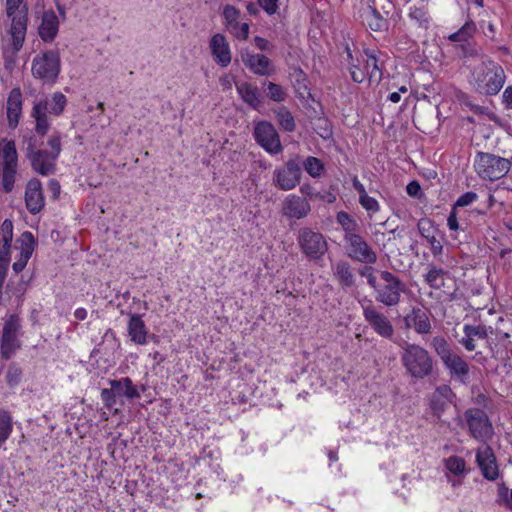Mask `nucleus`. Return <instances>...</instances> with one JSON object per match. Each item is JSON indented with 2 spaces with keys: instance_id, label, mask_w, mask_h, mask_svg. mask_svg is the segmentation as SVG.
<instances>
[{
  "instance_id": "obj_22",
  "label": "nucleus",
  "mask_w": 512,
  "mask_h": 512,
  "mask_svg": "<svg viewBox=\"0 0 512 512\" xmlns=\"http://www.w3.org/2000/svg\"><path fill=\"white\" fill-rule=\"evenodd\" d=\"M241 60L255 75L268 76L271 74V61L264 54H253L248 50L241 51Z\"/></svg>"
},
{
  "instance_id": "obj_24",
  "label": "nucleus",
  "mask_w": 512,
  "mask_h": 512,
  "mask_svg": "<svg viewBox=\"0 0 512 512\" xmlns=\"http://www.w3.org/2000/svg\"><path fill=\"white\" fill-rule=\"evenodd\" d=\"M210 49L214 61L222 67L231 63L229 44L223 34L217 33L210 40Z\"/></svg>"
},
{
  "instance_id": "obj_63",
  "label": "nucleus",
  "mask_w": 512,
  "mask_h": 512,
  "mask_svg": "<svg viewBox=\"0 0 512 512\" xmlns=\"http://www.w3.org/2000/svg\"><path fill=\"white\" fill-rule=\"evenodd\" d=\"M60 184L56 179H50L48 182V190L52 193L53 199H57L60 194Z\"/></svg>"
},
{
  "instance_id": "obj_7",
  "label": "nucleus",
  "mask_w": 512,
  "mask_h": 512,
  "mask_svg": "<svg viewBox=\"0 0 512 512\" xmlns=\"http://www.w3.org/2000/svg\"><path fill=\"white\" fill-rule=\"evenodd\" d=\"M510 167L511 162L508 158L481 151L475 156V171L484 180H499L509 172Z\"/></svg>"
},
{
  "instance_id": "obj_54",
  "label": "nucleus",
  "mask_w": 512,
  "mask_h": 512,
  "mask_svg": "<svg viewBox=\"0 0 512 512\" xmlns=\"http://www.w3.org/2000/svg\"><path fill=\"white\" fill-rule=\"evenodd\" d=\"M457 49L460 50L463 57H476L478 56V49L476 44L471 41H464L459 43Z\"/></svg>"
},
{
  "instance_id": "obj_28",
  "label": "nucleus",
  "mask_w": 512,
  "mask_h": 512,
  "mask_svg": "<svg viewBox=\"0 0 512 512\" xmlns=\"http://www.w3.org/2000/svg\"><path fill=\"white\" fill-rule=\"evenodd\" d=\"M7 118L11 129L18 126L22 114V93L20 88H13L7 98Z\"/></svg>"
},
{
  "instance_id": "obj_55",
  "label": "nucleus",
  "mask_w": 512,
  "mask_h": 512,
  "mask_svg": "<svg viewBox=\"0 0 512 512\" xmlns=\"http://www.w3.org/2000/svg\"><path fill=\"white\" fill-rule=\"evenodd\" d=\"M372 264H366L362 268L359 269V274L363 277H366L368 285L373 288L376 287L375 284L378 281L377 277L374 275V267Z\"/></svg>"
},
{
  "instance_id": "obj_20",
  "label": "nucleus",
  "mask_w": 512,
  "mask_h": 512,
  "mask_svg": "<svg viewBox=\"0 0 512 512\" xmlns=\"http://www.w3.org/2000/svg\"><path fill=\"white\" fill-rule=\"evenodd\" d=\"M310 211L311 206L304 197L289 195L282 203V214L288 218L303 219Z\"/></svg>"
},
{
  "instance_id": "obj_38",
  "label": "nucleus",
  "mask_w": 512,
  "mask_h": 512,
  "mask_svg": "<svg viewBox=\"0 0 512 512\" xmlns=\"http://www.w3.org/2000/svg\"><path fill=\"white\" fill-rule=\"evenodd\" d=\"M42 145V141L36 133L33 131H28L23 135L22 140V150L25 153L26 158H29L32 156L33 153L38 152L41 150L39 147Z\"/></svg>"
},
{
  "instance_id": "obj_11",
  "label": "nucleus",
  "mask_w": 512,
  "mask_h": 512,
  "mask_svg": "<svg viewBox=\"0 0 512 512\" xmlns=\"http://www.w3.org/2000/svg\"><path fill=\"white\" fill-rule=\"evenodd\" d=\"M110 388L102 389L101 399L106 408L112 409L116 404L117 398L126 397L128 399L140 398V392L129 377L109 380Z\"/></svg>"
},
{
  "instance_id": "obj_34",
  "label": "nucleus",
  "mask_w": 512,
  "mask_h": 512,
  "mask_svg": "<svg viewBox=\"0 0 512 512\" xmlns=\"http://www.w3.org/2000/svg\"><path fill=\"white\" fill-rule=\"evenodd\" d=\"M336 220L338 224L341 225L344 231L343 240L355 235L358 233L359 224L355 219L351 217V215L345 211H340L336 215Z\"/></svg>"
},
{
  "instance_id": "obj_3",
  "label": "nucleus",
  "mask_w": 512,
  "mask_h": 512,
  "mask_svg": "<svg viewBox=\"0 0 512 512\" xmlns=\"http://www.w3.org/2000/svg\"><path fill=\"white\" fill-rule=\"evenodd\" d=\"M472 77L475 92L485 96L498 94L506 79L503 68L490 59L482 61L475 67Z\"/></svg>"
},
{
  "instance_id": "obj_31",
  "label": "nucleus",
  "mask_w": 512,
  "mask_h": 512,
  "mask_svg": "<svg viewBox=\"0 0 512 512\" xmlns=\"http://www.w3.org/2000/svg\"><path fill=\"white\" fill-rule=\"evenodd\" d=\"M147 328L139 314H131L128 322V335L136 344L143 345L147 342Z\"/></svg>"
},
{
  "instance_id": "obj_12",
  "label": "nucleus",
  "mask_w": 512,
  "mask_h": 512,
  "mask_svg": "<svg viewBox=\"0 0 512 512\" xmlns=\"http://www.w3.org/2000/svg\"><path fill=\"white\" fill-rule=\"evenodd\" d=\"M464 417L470 435L479 441H486L493 435L492 423L485 411L479 408H470L465 411Z\"/></svg>"
},
{
  "instance_id": "obj_46",
  "label": "nucleus",
  "mask_w": 512,
  "mask_h": 512,
  "mask_svg": "<svg viewBox=\"0 0 512 512\" xmlns=\"http://www.w3.org/2000/svg\"><path fill=\"white\" fill-rule=\"evenodd\" d=\"M362 63H364L363 60L356 58V62H350L348 66L351 78L356 83H362L368 76V71L365 69V66L361 67Z\"/></svg>"
},
{
  "instance_id": "obj_36",
  "label": "nucleus",
  "mask_w": 512,
  "mask_h": 512,
  "mask_svg": "<svg viewBox=\"0 0 512 512\" xmlns=\"http://www.w3.org/2000/svg\"><path fill=\"white\" fill-rule=\"evenodd\" d=\"M278 124L286 132H293L296 129L295 119L286 106H280L273 110Z\"/></svg>"
},
{
  "instance_id": "obj_21",
  "label": "nucleus",
  "mask_w": 512,
  "mask_h": 512,
  "mask_svg": "<svg viewBox=\"0 0 512 512\" xmlns=\"http://www.w3.org/2000/svg\"><path fill=\"white\" fill-rule=\"evenodd\" d=\"M403 320L406 329H413L418 334H429L432 331L429 315L420 307H413Z\"/></svg>"
},
{
  "instance_id": "obj_41",
  "label": "nucleus",
  "mask_w": 512,
  "mask_h": 512,
  "mask_svg": "<svg viewBox=\"0 0 512 512\" xmlns=\"http://www.w3.org/2000/svg\"><path fill=\"white\" fill-rule=\"evenodd\" d=\"M263 87L266 88V96L272 101L284 102L288 97L286 90L277 83L264 81Z\"/></svg>"
},
{
  "instance_id": "obj_57",
  "label": "nucleus",
  "mask_w": 512,
  "mask_h": 512,
  "mask_svg": "<svg viewBox=\"0 0 512 512\" xmlns=\"http://www.w3.org/2000/svg\"><path fill=\"white\" fill-rule=\"evenodd\" d=\"M32 255H29L28 252H20L19 258L16 262L13 263L12 268L13 271L18 274L24 270L26 267L28 260Z\"/></svg>"
},
{
  "instance_id": "obj_32",
  "label": "nucleus",
  "mask_w": 512,
  "mask_h": 512,
  "mask_svg": "<svg viewBox=\"0 0 512 512\" xmlns=\"http://www.w3.org/2000/svg\"><path fill=\"white\" fill-rule=\"evenodd\" d=\"M334 276L343 287H352L355 283L353 268L346 260H339L335 264Z\"/></svg>"
},
{
  "instance_id": "obj_49",
  "label": "nucleus",
  "mask_w": 512,
  "mask_h": 512,
  "mask_svg": "<svg viewBox=\"0 0 512 512\" xmlns=\"http://www.w3.org/2000/svg\"><path fill=\"white\" fill-rule=\"evenodd\" d=\"M22 369L15 363H11L6 373V382L10 387L18 385L21 381Z\"/></svg>"
},
{
  "instance_id": "obj_39",
  "label": "nucleus",
  "mask_w": 512,
  "mask_h": 512,
  "mask_svg": "<svg viewBox=\"0 0 512 512\" xmlns=\"http://www.w3.org/2000/svg\"><path fill=\"white\" fill-rule=\"evenodd\" d=\"M28 281L24 280V276L22 275L20 279L16 282L13 280H9L6 292L11 296L15 297L17 300V304H21L24 300V295L27 291Z\"/></svg>"
},
{
  "instance_id": "obj_62",
  "label": "nucleus",
  "mask_w": 512,
  "mask_h": 512,
  "mask_svg": "<svg viewBox=\"0 0 512 512\" xmlns=\"http://www.w3.org/2000/svg\"><path fill=\"white\" fill-rule=\"evenodd\" d=\"M447 225L450 230H458L460 228V225L457 220L456 210L452 208V211L450 212L448 219H447Z\"/></svg>"
},
{
  "instance_id": "obj_56",
  "label": "nucleus",
  "mask_w": 512,
  "mask_h": 512,
  "mask_svg": "<svg viewBox=\"0 0 512 512\" xmlns=\"http://www.w3.org/2000/svg\"><path fill=\"white\" fill-rule=\"evenodd\" d=\"M478 198V195L473 191H468L462 194L455 202L453 208L456 210L458 207H465L473 203Z\"/></svg>"
},
{
  "instance_id": "obj_40",
  "label": "nucleus",
  "mask_w": 512,
  "mask_h": 512,
  "mask_svg": "<svg viewBox=\"0 0 512 512\" xmlns=\"http://www.w3.org/2000/svg\"><path fill=\"white\" fill-rule=\"evenodd\" d=\"M477 28L474 21H467L458 31L452 33L449 36V40L452 42L462 43L464 41H470L475 34Z\"/></svg>"
},
{
  "instance_id": "obj_17",
  "label": "nucleus",
  "mask_w": 512,
  "mask_h": 512,
  "mask_svg": "<svg viewBox=\"0 0 512 512\" xmlns=\"http://www.w3.org/2000/svg\"><path fill=\"white\" fill-rule=\"evenodd\" d=\"M224 25L237 39L246 40L249 35V24L239 23L241 12L233 5L227 4L223 8L222 13Z\"/></svg>"
},
{
  "instance_id": "obj_30",
  "label": "nucleus",
  "mask_w": 512,
  "mask_h": 512,
  "mask_svg": "<svg viewBox=\"0 0 512 512\" xmlns=\"http://www.w3.org/2000/svg\"><path fill=\"white\" fill-rule=\"evenodd\" d=\"M13 223L5 219L0 226V263L10 264Z\"/></svg>"
},
{
  "instance_id": "obj_58",
  "label": "nucleus",
  "mask_w": 512,
  "mask_h": 512,
  "mask_svg": "<svg viewBox=\"0 0 512 512\" xmlns=\"http://www.w3.org/2000/svg\"><path fill=\"white\" fill-rule=\"evenodd\" d=\"M279 0H258L259 6L268 14L273 15L278 10Z\"/></svg>"
},
{
  "instance_id": "obj_6",
  "label": "nucleus",
  "mask_w": 512,
  "mask_h": 512,
  "mask_svg": "<svg viewBox=\"0 0 512 512\" xmlns=\"http://www.w3.org/2000/svg\"><path fill=\"white\" fill-rule=\"evenodd\" d=\"M24 0H6V14L11 19L10 35L14 51L24 43L28 23V8Z\"/></svg>"
},
{
  "instance_id": "obj_42",
  "label": "nucleus",
  "mask_w": 512,
  "mask_h": 512,
  "mask_svg": "<svg viewBox=\"0 0 512 512\" xmlns=\"http://www.w3.org/2000/svg\"><path fill=\"white\" fill-rule=\"evenodd\" d=\"M12 429L13 423L10 413L6 410H0V447L8 440Z\"/></svg>"
},
{
  "instance_id": "obj_43",
  "label": "nucleus",
  "mask_w": 512,
  "mask_h": 512,
  "mask_svg": "<svg viewBox=\"0 0 512 512\" xmlns=\"http://www.w3.org/2000/svg\"><path fill=\"white\" fill-rule=\"evenodd\" d=\"M302 167L313 178L320 177L324 171V164L319 158L314 156H309L302 161Z\"/></svg>"
},
{
  "instance_id": "obj_59",
  "label": "nucleus",
  "mask_w": 512,
  "mask_h": 512,
  "mask_svg": "<svg viewBox=\"0 0 512 512\" xmlns=\"http://www.w3.org/2000/svg\"><path fill=\"white\" fill-rule=\"evenodd\" d=\"M406 192L410 197L420 199L423 196L421 186L418 181L413 180L406 186Z\"/></svg>"
},
{
  "instance_id": "obj_26",
  "label": "nucleus",
  "mask_w": 512,
  "mask_h": 512,
  "mask_svg": "<svg viewBox=\"0 0 512 512\" xmlns=\"http://www.w3.org/2000/svg\"><path fill=\"white\" fill-rule=\"evenodd\" d=\"M48 99H40L35 101L31 111V117L35 119V133L40 137L47 134L50 123L47 116Z\"/></svg>"
},
{
  "instance_id": "obj_47",
  "label": "nucleus",
  "mask_w": 512,
  "mask_h": 512,
  "mask_svg": "<svg viewBox=\"0 0 512 512\" xmlns=\"http://www.w3.org/2000/svg\"><path fill=\"white\" fill-rule=\"evenodd\" d=\"M367 24L373 31H380L384 28L386 21L374 7H369L367 15Z\"/></svg>"
},
{
  "instance_id": "obj_5",
  "label": "nucleus",
  "mask_w": 512,
  "mask_h": 512,
  "mask_svg": "<svg viewBox=\"0 0 512 512\" xmlns=\"http://www.w3.org/2000/svg\"><path fill=\"white\" fill-rule=\"evenodd\" d=\"M379 280L372 289L375 300L387 307L396 306L401 301V294L406 291V284L390 271H379Z\"/></svg>"
},
{
  "instance_id": "obj_18",
  "label": "nucleus",
  "mask_w": 512,
  "mask_h": 512,
  "mask_svg": "<svg viewBox=\"0 0 512 512\" xmlns=\"http://www.w3.org/2000/svg\"><path fill=\"white\" fill-rule=\"evenodd\" d=\"M476 462L485 479L494 481L498 478L499 468L493 449L490 446H485L483 449L477 450Z\"/></svg>"
},
{
  "instance_id": "obj_10",
  "label": "nucleus",
  "mask_w": 512,
  "mask_h": 512,
  "mask_svg": "<svg viewBox=\"0 0 512 512\" xmlns=\"http://www.w3.org/2000/svg\"><path fill=\"white\" fill-rule=\"evenodd\" d=\"M301 177L302 159L299 155H295L273 171L272 183L279 190L290 191L300 184Z\"/></svg>"
},
{
  "instance_id": "obj_33",
  "label": "nucleus",
  "mask_w": 512,
  "mask_h": 512,
  "mask_svg": "<svg viewBox=\"0 0 512 512\" xmlns=\"http://www.w3.org/2000/svg\"><path fill=\"white\" fill-rule=\"evenodd\" d=\"M2 161L0 166L17 168L18 154L13 140L2 139L0 142Z\"/></svg>"
},
{
  "instance_id": "obj_1",
  "label": "nucleus",
  "mask_w": 512,
  "mask_h": 512,
  "mask_svg": "<svg viewBox=\"0 0 512 512\" xmlns=\"http://www.w3.org/2000/svg\"><path fill=\"white\" fill-rule=\"evenodd\" d=\"M456 399L457 396L449 385L442 384L437 386L426 399L430 422L444 430L454 431L457 427L464 429L465 423L459 412L453 418L455 426L452 425V422L447 417L451 407H457Z\"/></svg>"
},
{
  "instance_id": "obj_53",
  "label": "nucleus",
  "mask_w": 512,
  "mask_h": 512,
  "mask_svg": "<svg viewBox=\"0 0 512 512\" xmlns=\"http://www.w3.org/2000/svg\"><path fill=\"white\" fill-rule=\"evenodd\" d=\"M409 16L415 20L420 26L427 28L429 19L427 12L423 8L414 7L411 9Z\"/></svg>"
},
{
  "instance_id": "obj_19",
  "label": "nucleus",
  "mask_w": 512,
  "mask_h": 512,
  "mask_svg": "<svg viewBox=\"0 0 512 512\" xmlns=\"http://www.w3.org/2000/svg\"><path fill=\"white\" fill-rule=\"evenodd\" d=\"M25 204L31 214H37L44 208L45 198L39 179L32 178L26 184Z\"/></svg>"
},
{
  "instance_id": "obj_52",
  "label": "nucleus",
  "mask_w": 512,
  "mask_h": 512,
  "mask_svg": "<svg viewBox=\"0 0 512 512\" xmlns=\"http://www.w3.org/2000/svg\"><path fill=\"white\" fill-rule=\"evenodd\" d=\"M359 203L369 214L377 213L380 210L378 201L368 194L359 198Z\"/></svg>"
},
{
  "instance_id": "obj_15",
  "label": "nucleus",
  "mask_w": 512,
  "mask_h": 512,
  "mask_svg": "<svg viewBox=\"0 0 512 512\" xmlns=\"http://www.w3.org/2000/svg\"><path fill=\"white\" fill-rule=\"evenodd\" d=\"M344 242L346 255L351 260L364 264L376 263V252L359 233L345 239Z\"/></svg>"
},
{
  "instance_id": "obj_44",
  "label": "nucleus",
  "mask_w": 512,
  "mask_h": 512,
  "mask_svg": "<svg viewBox=\"0 0 512 512\" xmlns=\"http://www.w3.org/2000/svg\"><path fill=\"white\" fill-rule=\"evenodd\" d=\"M66 104V96L61 92H55L52 95V99L48 100V112L55 116H59L64 111Z\"/></svg>"
},
{
  "instance_id": "obj_13",
  "label": "nucleus",
  "mask_w": 512,
  "mask_h": 512,
  "mask_svg": "<svg viewBox=\"0 0 512 512\" xmlns=\"http://www.w3.org/2000/svg\"><path fill=\"white\" fill-rule=\"evenodd\" d=\"M20 328V318L16 314L10 315L5 321L0 340V353L3 359L9 360L20 349L21 343L17 336Z\"/></svg>"
},
{
  "instance_id": "obj_60",
  "label": "nucleus",
  "mask_w": 512,
  "mask_h": 512,
  "mask_svg": "<svg viewBox=\"0 0 512 512\" xmlns=\"http://www.w3.org/2000/svg\"><path fill=\"white\" fill-rule=\"evenodd\" d=\"M48 145L51 147L49 151L52 155L58 158L61 152V139L59 135H53L48 140Z\"/></svg>"
},
{
  "instance_id": "obj_27",
  "label": "nucleus",
  "mask_w": 512,
  "mask_h": 512,
  "mask_svg": "<svg viewBox=\"0 0 512 512\" xmlns=\"http://www.w3.org/2000/svg\"><path fill=\"white\" fill-rule=\"evenodd\" d=\"M59 20L53 10L43 12L41 24L38 28V34L44 42L53 41L58 33Z\"/></svg>"
},
{
  "instance_id": "obj_61",
  "label": "nucleus",
  "mask_w": 512,
  "mask_h": 512,
  "mask_svg": "<svg viewBox=\"0 0 512 512\" xmlns=\"http://www.w3.org/2000/svg\"><path fill=\"white\" fill-rule=\"evenodd\" d=\"M460 100L465 106L469 107L470 110L476 114L482 115L487 110V108L483 106L473 104L467 95H463Z\"/></svg>"
},
{
  "instance_id": "obj_29",
  "label": "nucleus",
  "mask_w": 512,
  "mask_h": 512,
  "mask_svg": "<svg viewBox=\"0 0 512 512\" xmlns=\"http://www.w3.org/2000/svg\"><path fill=\"white\" fill-rule=\"evenodd\" d=\"M417 227L420 235L430 244L432 254L434 256L440 255L443 250V245L435 235L437 230L434 227L432 220L428 218H421L417 223Z\"/></svg>"
},
{
  "instance_id": "obj_23",
  "label": "nucleus",
  "mask_w": 512,
  "mask_h": 512,
  "mask_svg": "<svg viewBox=\"0 0 512 512\" xmlns=\"http://www.w3.org/2000/svg\"><path fill=\"white\" fill-rule=\"evenodd\" d=\"M27 159L30 161L32 169L40 175L48 176L56 171L55 161L57 157L47 150L41 149Z\"/></svg>"
},
{
  "instance_id": "obj_37",
  "label": "nucleus",
  "mask_w": 512,
  "mask_h": 512,
  "mask_svg": "<svg viewBox=\"0 0 512 512\" xmlns=\"http://www.w3.org/2000/svg\"><path fill=\"white\" fill-rule=\"evenodd\" d=\"M17 168L0 166V191L10 193L14 189Z\"/></svg>"
},
{
  "instance_id": "obj_25",
  "label": "nucleus",
  "mask_w": 512,
  "mask_h": 512,
  "mask_svg": "<svg viewBox=\"0 0 512 512\" xmlns=\"http://www.w3.org/2000/svg\"><path fill=\"white\" fill-rule=\"evenodd\" d=\"M237 93L242 101L253 110H259L263 104V96L259 88L249 82L235 83Z\"/></svg>"
},
{
  "instance_id": "obj_9",
  "label": "nucleus",
  "mask_w": 512,
  "mask_h": 512,
  "mask_svg": "<svg viewBox=\"0 0 512 512\" xmlns=\"http://www.w3.org/2000/svg\"><path fill=\"white\" fill-rule=\"evenodd\" d=\"M61 70L58 51L48 50L36 55L32 61V75L44 83L53 84L57 81Z\"/></svg>"
},
{
  "instance_id": "obj_14",
  "label": "nucleus",
  "mask_w": 512,
  "mask_h": 512,
  "mask_svg": "<svg viewBox=\"0 0 512 512\" xmlns=\"http://www.w3.org/2000/svg\"><path fill=\"white\" fill-rule=\"evenodd\" d=\"M256 143L271 155L279 154L283 151L280 136L274 125L268 121L258 122L253 131Z\"/></svg>"
},
{
  "instance_id": "obj_35",
  "label": "nucleus",
  "mask_w": 512,
  "mask_h": 512,
  "mask_svg": "<svg viewBox=\"0 0 512 512\" xmlns=\"http://www.w3.org/2000/svg\"><path fill=\"white\" fill-rule=\"evenodd\" d=\"M366 58L363 59L365 62V69L368 71V77L370 81L380 82L382 79V68L378 64V59L375 54L369 50H365Z\"/></svg>"
},
{
  "instance_id": "obj_4",
  "label": "nucleus",
  "mask_w": 512,
  "mask_h": 512,
  "mask_svg": "<svg viewBox=\"0 0 512 512\" xmlns=\"http://www.w3.org/2000/svg\"><path fill=\"white\" fill-rule=\"evenodd\" d=\"M430 346L448 370L449 375L465 383L470 372L469 364L453 351L448 341L443 336H435L431 340Z\"/></svg>"
},
{
  "instance_id": "obj_45",
  "label": "nucleus",
  "mask_w": 512,
  "mask_h": 512,
  "mask_svg": "<svg viewBox=\"0 0 512 512\" xmlns=\"http://www.w3.org/2000/svg\"><path fill=\"white\" fill-rule=\"evenodd\" d=\"M446 271L441 268L432 267L425 275V281L427 284L434 289H440L444 286L443 276Z\"/></svg>"
},
{
  "instance_id": "obj_2",
  "label": "nucleus",
  "mask_w": 512,
  "mask_h": 512,
  "mask_svg": "<svg viewBox=\"0 0 512 512\" xmlns=\"http://www.w3.org/2000/svg\"><path fill=\"white\" fill-rule=\"evenodd\" d=\"M400 360L408 376L419 381L430 377L436 362L430 352L419 344L403 341Z\"/></svg>"
},
{
  "instance_id": "obj_48",
  "label": "nucleus",
  "mask_w": 512,
  "mask_h": 512,
  "mask_svg": "<svg viewBox=\"0 0 512 512\" xmlns=\"http://www.w3.org/2000/svg\"><path fill=\"white\" fill-rule=\"evenodd\" d=\"M445 466L454 475H461L465 472L466 462L462 457L450 456L445 461Z\"/></svg>"
},
{
  "instance_id": "obj_8",
  "label": "nucleus",
  "mask_w": 512,
  "mask_h": 512,
  "mask_svg": "<svg viewBox=\"0 0 512 512\" xmlns=\"http://www.w3.org/2000/svg\"><path fill=\"white\" fill-rule=\"evenodd\" d=\"M297 243L301 253L310 261L321 260L328 251L325 236L310 227H302L298 230Z\"/></svg>"
},
{
  "instance_id": "obj_50",
  "label": "nucleus",
  "mask_w": 512,
  "mask_h": 512,
  "mask_svg": "<svg viewBox=\"0 0 512 512\" xmlns=\"http://www.w3.org/2000/svg\"><path fill=\"white\" fill-rule=\"evenodd\" d=\"M19 242L21 243V252H28L29 255H32L36 245L33 234L30 231H24L19 238Z\"/></svg>"
},
{
  "instance_id": "obj_51",
  "label": "nucleus",
  "mask_w": 512,
  "mask_h": 512,
  "mask_svg": "<svg viewBox=\"0 0 512 512\" xmlns=\"http://www.w3.org/2000/svg\"><path fill=\"white\" fill-rule=\"evenodd\" d=\"M465 336L472 337L473 339H485L488 336L487 329L484 325H468L464 326Z\"/></svg>"
},
{
  "instance_id": "obj_16",
  "label": "nucleus",
  "mask_w": 512,
  "mask_h": 512,
  "mask_svg": "<svg viewBox=\"0 0 512 512\" xmlns=\"http://www.w3.org/2000/svg\"><path fill=\"white\" fill-rule=\"evenodd\" d=\"M363 315L373 330L383 338L392 339L394 328L390 320L374 306L369 305L363 308Z\"/></svg>"
},
{
  "instance_id": "obj_64",
  "label": "nucleus",
  "mask_w": 512,
  "mask_h": 512,
  "mask_svg": "<svg viewBox=\"0 0 512 512\" xmlns=\"http://www.w3.org/2000/svg\"><path fill=\"white\" fill-rule=\"evenodd\" d=\"M503 100L506 107L512 108V86H508L503 92Z\"/></svg>"
}]
</instances>
